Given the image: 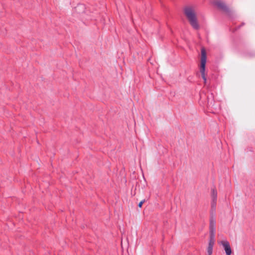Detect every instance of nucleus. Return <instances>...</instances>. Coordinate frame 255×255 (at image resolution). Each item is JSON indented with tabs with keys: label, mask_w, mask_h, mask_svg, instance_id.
<instances>
[{
	"label": "nucleus",
	"mask_w": 255,
	"mask_h": 255,
	"mask_svg": "<svg viewBox=\"0 0 255 255\" xmlns=\"http://www.w3.org/2000/svg\"><path fill=\"white\" fill-rule=\"evenodd\" d=\"M227 255H231L232 254V250L229 242L227 241H223L221 242Z\"/></svg>",
	"instance_id": "20e7f679"
},
{
	"label": "nucleus",
	"mask_w": 255,
	"mask_h": 255,
	"mask_svg": "<svg viewBox=\"0 0 255 255\" xmlns=\"http://www.w3.org/2000/svg\"><path fill=\"white\" fill-rule=\"evenodd\" d=\"M210 239L215 240V231L210 230Z\"/></svg>",
	"instance_id": "9d476101"
},
{
	"label": "nucleus",
	"mask_w": 255,
	"mask_h": 255,
	"mask_svg": "<svg viewBox=\"0 0 255 255\" xmlns=\"http://www.w3.org/2000/svg\"><path fill=\"white\" fill-rule=\"evenodd\" d=\"M211 197L212 200H217V192L215 188H213L211 190Z\"/></svg>",
	"instance_id": "6e6552de"
},
{
	"label": "nucleus",
	"mask_w": 255,
	"mask_h": 255,
	"mask_svg": "<svg viewBox=\"0 0 255 255\" xmlns=\"http://www.w3.org/2000/svg\"><path fill=\"white\" fill-rule=\"evenodd\" d=\"M215 5L219 9L223 11L225 13L228 14H230L231 10L224 2L220 0L217 1L215 2Z\"/></svg>",
	"instance_id": "7ed1b4c3"
},
{
	"label": "nucleus",
	"mask_w": 255,
	"mask_h": 255,
	"mask_svg": "<svg viewBox=\"0 0 255 255\" xmlns=\"http://www.w3.org/2000/svg\"><path fill=\"white\" fill-rule=\"evenodd\" d=\"M183 11L192 27L196 30L199 29L200 26L197 21L194 7L192 5L186 6L184 8Z\"/></svg>",
	"instance_id": "f257e3e1"
},
{
	"label": "nucleus",
	"mask_w": 255,
	"mask_h": 255,
	"mask_svg": "<svg viewBox=\"0 0 255 255\" xmlns=\"http://www.w3.org/2000/svg\"><path fill=\"white\" fill-rule=\"evenodd\" d=\"M215 244V240H209L208 247L207 248V252L209 255H211L213 252V248Z\"/></svg>",
	"instance_id": "423d86ee"
},
{
	"label": "nucleus",
	"mask_w": 255,
	"mask_h": 255,
	"mask_svg": "<svg viewBox=\"0 0 255 255\" xmlns=\"http://www.w3.org/2000/svg\"><path fill=\"white\" fill-rule=\"evenodd\" d=\"M206 60V52L205 49L204 48H202L201 49L200 72L201 73L202 77L204 79L205 83H206L207 80L205 74Z\"/></svg>",
	"instance_id": "f03ea898"
},
{
	"label": "nucleus",
	"mask_w": 255,
	"mask_h": 255,
	"mask_svg": "<svg viewBox=\"0 0 255 255\" xmlns=\"http://www.w3.org/2000/svg\"><path fill=\"white\" fill-rule=\"evenodd\" d=\"M217 200H212L211 202V210L214 212L216 210Z\"/></svg>",
	"instance_id": "1a4fd4ad"
},
{
	"label": "nucleus",
	"mask_w": 255,
	"mask_h": 255,
	"mask_svg": "<svg viewBox=\"0 0 255 255\" xmlns=\"http://www.w3.org/2000/svg\"><path fill=\"white\" fill-rule=\"evenodd\" d=\"M144 202V200H143V201H140L139 204H138V206L139 207V208H141L142 207V205L143 204V203Z\"/></svg>",
	"instance_id": "9b49d317"
},
{
	"label": "nucleus",
	"mask_w": 255,
	"mask_h": 255,
	"mask_svg": "<svg viewBox=\"0 0 255 255\" xmlns=\"http://www.w3.org/2000/svg\"><path fill=\"white\" fill-rule=\"evenodd\" d=\"M207 106L209 107H212L214 105V100L212 94L210 95H208L207 97Z\"/></svg>",
	"instance_id": "39448f33"
},
{
	"label": "nucleus",
	"mask_w": 255,
	"mask_h": 255,
	"mask_svg": "<svg viewBox=\"0 0 255 255\" xmlns=\"http://www.w3.org/2000/svg\"><path fill=\"white\" fill-rule=\"evenodd\" d=\"M216 221L213 216H212L210 219V230L215 231Z\"/></svg>",
	"instance_id": "0eeeda50"
}]
</instances>
